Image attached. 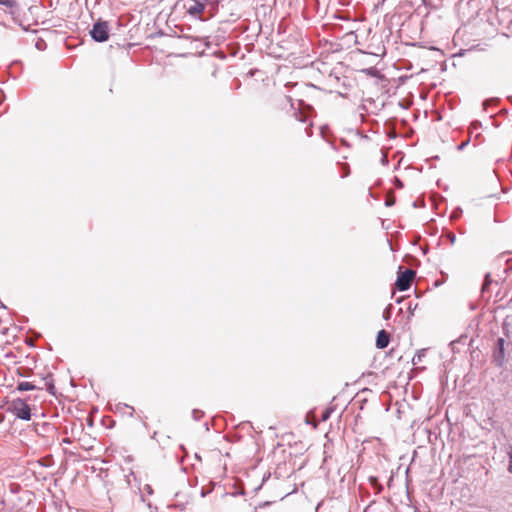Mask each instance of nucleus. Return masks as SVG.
<instances>
[{
  "instance_id": "29",
  "label": "nucleus",
  "mask_w": 512,
  "mask_h": 512,
  "mask_svg": "<svg viewBox=\"0 0 512 512\" xmlns=\"http://www.w3.org/2000/svg\"><path fill=\"white\" fill-rule=\"evenodd\" d=\"M126 407L130 408V409H131V411H134V408H133V407H130V406H128V405H126Z\"/></svg>"
},
{
  "instance_id": "23",
  "label": "nucleus",
  "mask_w": 512,
  "mask_h": 512,
  "mask_svg": "<svg viewBox=\"0 0 512 512\" xmlns=\"http://www.w3.org/2000/svg\"><path fill=\"white\" fill-rule=\"evenodd\" d=\"M306 132L308 137L312 136V131L310 128H306Z\"/></svg>"
},
{
  "instance_id": "17",
  "label": "nucleus",
  "mask_w": 512,
  "mask_h": 512,
  "mask_svg": "<svg viewBox=\"0 0 512 512\" xmlns=\"http://www.w3.org/2000/svg\"><path fill=\"white\" fill-rule=\"evenodd\" d=\"M417 306H418V304H417V303H415V305L413 306V305H412V302L410 301V302L408 303L407 309H408V310L410 311V313L413 315V311L417 308Z\"/></svg>"
},
{
  "instance_id": "13",
  "label": "nucleus",
  "mask_w": 512,
  "mask_h": 512,
  "mask_svg": "<svg viewBox=\"0 0 512 512\" xmlns=\"http://www.w3.org/2000/svg\"><path fill=\"white\" fill-rule=\"evenodd\" d=\"M363 72H365L369 76H376L378 71L375 67H370L367 69H364Z\"/></svg>"
},
{
  "instance_id": "25",
  "label": "nucleus",
  "mask_w": 512,
  "mask_h": 512,
  "mask_svg": "<svg viewBox=\"0 0 512 512\" xmlns=\"http://www.w3.org/2000/svg\"><path fill=\"white\" fill-rule=\"evenodd\" d=\"M394 203V200H387L386 205L391 206Z\"/></svg>"
},
{
  "instance_id": "22",
  "label": "nucleus",
  "mask_w": 512,
  "mask_h": 512,
  "mask_svg": "<svg viewBox=\"0 0 512 512\" xmlns=\"http://www.w3.org/2000/svg\"><path fill=\"white\" fill-rule=\"evenodd\" d=\"M448 237H449V239H450L451 243H454V242H455L456 237H455V235H454V234H450Z\"/></svg>"
},
{
  "instance_id": "6",
  "label": "nucleus",
  "mask_w": 512,
  "mask_h": 512,
  "mask_svg": "<svg viewBox=\"0 0 512 512\" xmlns=\"http://www.w3.org/2000/svg\"><path fill=\"white\" fill-rule=\"evenodd\" d=\"M195 3L189 7L188 13L192 16H196L202 13L205 9V4L201 1H194Z\"/></svg>"
},
{
  "instance_id": "15",
  "label": "nucleus",
  "mask_w": 512,
  "mask_h": 512,
  "mask_svg": "<svg viewBox=\"0 0 512 512\" xmlns=\"http://www.w3.org/2000/svg\"><path fill=\"white\" fill-rule=\"evenodd\" d=\"M202 415H203V412L200 410L195 409L192 411V416L195 420H199L202 417Z\"/></svg>"
},
{
  "instance_id": "11",
  "label": "nucleus",
  "mask_w": 512,
  "mask_h": 512,
  "mask_svg": "<svg viewBox=\"0 0 512 512\" xmlns=\"http://www.w3.org/2000/svg\"><path fill=\"white\" fill-rule=\"evenodd\" d=\"M482 127V124L480 121H473L469 127L470 133L479 130Z\"/></svg>"
},
{
  "instance_id": "28",
  "label": "nucleus",
  "mask_w": 512,
  "mask_h": 512,
  "mask_svg": "<svg viewBox=\"0 0 512 512\" xmlns=\"http://www.w3.org/2000/svg\"><path fill=\"white\" fill-rule=\"evenodd\" d=\"M36 47H37V48H40V47H42V44L37 43V44H36Z\"/></svg>"
},
{
  "instance_id": "14",
  "label": "nucleus",
  "mask_w": 512,
  "mask_h": 512,
  "mask_svg": "<svg viewBox=\"0 0 512 512\" xmlns=\"http://www.w3.org/2000/svg\"><path fill=\"white\" fill-rule=\"evenodd\" d=\"M296 118L300 121L305 123L307 121V116L303 112L295 113Z\"/></svg>"
},
{
  "instance_id": "21",
  "label": "nucleus",
  "mask_w": 512,
  "mask_h": 512,
  "mask_svg": "<svg viewBox=\"0 0 512 512\" xmlns=\"http://www.w3.org/2000/svg\"><path fill=\"white\" fill-rule=\"evenodd\" d=\"M509 471L512 473V453L509 455Z\"/></svg>"
},
{
  "instance_id": "9",
  "label": "nucleus",
  "mask_w": 512,
  "mask_h": 512,
  "mask_svg": "<svg viewBox=\"0 0 512 512\" xmlns=\"http://www.w3.org/2000/svg\"><path fill=\"white\" fill-rule=\"evenodd\" d=\"M43 380L45 381V385L47 386L48 392L51 394H55L54 384L52 382L51 376L49 375L48 377L44 378Z\"/></svg>"
},
{
  "instance_id": "4",
  "label": "nucleus",
  "mask_w": 512,
  "mask_h": 512,
  "mask_svg": "<svg viewBox=\"0 0 512 512\" xmlns=\"http://www.w3.org/2000/svg\"><path fill=\"white\" fill-rule=\"evenodd\" d=\"M390 342V335L385 330H380L378 332L377 338H376V347L379 349H384L389 345Z\"/></svg>"
},
{
  "instance_id": "7",
  "label": "nucleus",
  "mask_w": 512,
  "mask_h": 512,
  "mask_svg": "<svg viewBox=\"0 0 512 512\" xmlns=\"http://www.w3.org/2000/svg\"><path fill=\"white\" fill-rule=\"evenodd\" d=\"M36 389H41V387L35 385L32 382H20L17 385L18 391H31V390H36Z\"/></svg>"
},
{
  "instance_id": "24",
  "label": "nucleus",
  "mask_w": 512,
  "mask_h": 512,
  "mask_svg": "<svg viewBox=\"0 0 512 512\" xmlns=\"http://www.w3.org/2000/svg\"><path fill=\"white\" fill-rule=\"evenodd\" d=\"M396 186L397 187H402V183L399 179H396Z\"/></svg>"
},
{
  "instance_id": "1",
  "label": "nucleus",
  "mask_w": 512,
  "mask_h": 512,
  "mask_svg": "<svg viewBox=\"0 0 512 512\" xmlns=\"http://www.w3.org/2000/svg\"><path fill=\"white\" fill-rule=\"evenodd\" d=\"M7 411L14 415L17 419L29 421L31 420L32 413L30 405L26 400L16 398L8 403Z\"/></svg>"
},
{
  "instance_id": "10",
  "label": "nucleus",
  "mask_w": 512,
  "mask_h": 512,
  "mask_svg": "<svg viewBox=\"0 0 512 512\" xmlns=\"http://www.w3.org/2000/svg\"><path fill=\"white\" fill-rule=\"evenodd\" d=\"M0 5L13 9L17 7V2L15 0H0Z\"/></svg>"
},
{
  "instance_id": "3",
  "label": "nucleus",
  "mask_w": 512,
  "mask_h": 512,
  "mask_svg": "<svg viewBox=\"0 0 512 512\" xmlns=\"http://www.w3.org/2000/svg\"><path fill=\"white\" fill-rule=\"evenodd\" d=\"M416 273L412 269H406L404 272L399 271L395 287L399 291H406L410 288Z\"/></svg>"
},
{
  "instance_id": "27",
  "label": "nucleus",
  "mask_w": 512,
  "mask_h": 512,
  "mask_svg": "<svg viewBox=\"0 0 512 512\" xmlns=\"http://www.w3.org/2000/svg\"><path fill=\"white\" fill-rule=\"evenodd\" d=\"M36 47H37V48H40V47H42V44L37 43V44H36Z\"/></svg>"
},
{
  "instance_id": "26",
  "label": "nucleus",
  "mask_w": 512,
  "mask_h": 512,
  "mask_svg": "<svg viewBox=\"0 0 512 512\" xmlns=\"http://www.w3.org/2000/svg\"><path fill=\"white\" fill-rule=\"evenodd\" d=\"M141 499L143 502H147L146 498L143 495H141Z\"/></svg>"
},
{
  "instance_id": "2",
  "label": "nucleus",
  "mask_w": 512,
  "mask_h": 512,
  "mask_svg": "<svg viewBox=\"0 0 512 512\" xmlns=\"http://www.w3.org/2000/svg\"><path fill=\"white\" fill-rule=\"evenodd\" d=\"M92 39L96 42H105L109 38V26L107 21H97L90 31Z\"/></svg>"
},
{
  "instance_id": "12",
  "label": "nucleus",
  "mask_w": 512,
  "mask_h": 512,
  "mask_svg": "<svg viewBox=\"0 0 512 512\" xmlns=\"http://www.w3.org/2000/svg\"><path fill=\"white\" fill-rule=\"evenodd\" d=\"M332 411L333 410L331 408H327L326 410H324L321 415V420L327 421L330 418Z\"/></svg>"
},
{
  "instance_id": "20",
  "label": "nucleus",
  "mask_w": 512,
  "mask_h": 512,
  "mask_svg": "<svg viewBox=\"0 0 512 512\" xmlns=\"http://www.w3.org/2000/svg\"><path fill=\"white\" fill-rule=\"evenodd\" d=\"M490 281L491 280L489 279V275H487L483 284V290L489 285Z\"/></svg>"
},
{
  "instance_id": "16",
  "label": "nucleus",
  "mask_w": 512,
  "mask_h": 512,
  "mask_svg": "<svg viewBox=\"0 0 512 512\" xmlns=\"http://www.w3.org/2000/svg\"><path fill=\"white\" fill-rule=\"evenodd\" d=\"M461 213H462L461 208H457V209H455V210L453 211V213H452V218H453V219L458 218V217L460 216V214H461Z\"/></svg>"
},
{
  "instance_id": "8",
  "label": "nucleus",
  "mask_w": 512,
  "mask_h": 512,
  "mask_svg": "<svg viewBox=\"0 0 512 512\" xmlns=\"http://www.w3.org/2000/svg\"><path fill=\"white\" fill-rule=\"evenodd\" d=\"M423 357H425V350L422 349V350L417 351V353L412 358V363L414 365L420 363L422 361Z\"/></svg>"
},
{
  "instance_id": "18",
  "label": "nucleus",
  "mask_w": 512,
  "mask_h": 512,
  "mask_svg": "<svg viewBox=\"0 0 512 512\" xmlns=\"http://www.w3.org/2000/svg\"><path fill=\"white\" fill-rule=\"evenodd\" d=\"M469 141H470V140L468 139V140H466V141L462 142L460 145H458L457 149H458L459 151H462L465 147H467V145L469 144Z\"/></svg>"
},
{
  "instance_id": "19",
  "label": "nucleus",
  "mask_w": 512,
  "mask_h": 512,
  "mask_svg": "<svg viewBox=\"0 0 512 512\" xmlns=\"http://www.w3.org/2000/svg\"><path fill=\"white\" fill-rule=\"evenodd\" d=\"M143 490L148 494V495H152L153 494V490H152V487L148 484H146L143 488Z\"/></svg>"
},
{
  "instance_id": "30",
  "label": "nucleus",
  "mask_w": 512,
  "mask_h": 512,
  "mask_svg": "<svg viewBox=\"0 0 512 512\" xmlns=\"http://www.w3.org/2000/svg\"><path fill=\"white\" fill-rule=\"evenodd\" d=\"M421 2L425 5L426 4V0H421Z\"/></svg>"
},
{
  "instance_id": "5",
  "label": "nucleus",
  "mask_w": 512,
  "mask_h": 512,
  "mask_svg": "<svg viewBox=\"0 0 512 512\" xmlns=\"http://www.w3.org/2000/svg\"><path fill=\"white\" fill-rule=\"evenodd\" d=\"M504 345L505 340L503 338H498L496 343L495 359L498 361L499 365L502 364L504 359Z\"/></svg>"
}]
</instances>
